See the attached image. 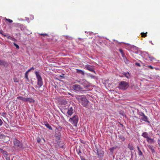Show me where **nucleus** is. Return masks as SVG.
Listing matches in <instances>:
<instances>
[{"instance_id":"nucleus-1","label":"nucleus","mask_w":160,"mask_h":160,"mask_svg":"<svg viewBox=\"0 0 160 160\" xmlns=\"http://www.w3.org/2000/svg\"><path fill=\"white\" fill-rule=\"evenodd\" d=\"M76 99L80 102L83 106L86 107L88 105L89 101L83 95H78L76 97Z\"/></svg>"},{"instance_id":"nucleus-2","label":"nucleus","mask_w":160,"mask_h":160,"mask_svg":"<svg viewBox=\"0 0 160 160\" xmlns=\"http://www.w3.org/2000/svg\"><path fill=\"white\" fill-rule=\"evenodd\" d=\"M35 74L37 79V88H40L43 85V81L42 78L40 74V72L38 71L35 72Z\"/></svg>"},{"instance_id":"nucleus-3","label":"nucleus","mask_w":160,"mask_h":160,"mask_svg":"<svg viewBox=\"0 0 160 160\" xmlns=\"http://www.w3.org/2000/svg\"><path fill=\"white\" fill-rule=\"evenodd\" d=\"M129 86V84L127 82L122 81L120 82L119 84L118 88L122 90H126Z\"/></svg>"},{"instance_id":"nucleus-4","label":"nucleus","mask_w":160,"mask_h":160,"mask_svg":"<svg viewBox=\"0 0 160 160\" xmlns=\"http://www.w3.org/2000/svg\"><path fill=\"white\" fill-rule=\"evenodd\" d=\"M78 121V115H75L70 118L69 121L74 126L77 127Z\"/></svg>"},{"instance_id":"nucleus-5","label":"nucleus","mask_w":160,"mask_h":160,"mask_svg":"<svg viewBox=\"0 0 160 160\" xmlns=\"http://www.w3.org/2000/svg\"><path fill=\"white\" fill-rule=\"evenodd\" d=\"M13 143L15 148L19 149L22 147V143L16 138H13Z\"/></svg>"},{"instance_id":"nucleus-6","label":"nucleus","mask_w":160,"mask_h":160,"mask_svg":"<svg viewBox=\"0 0 160 160\" xmlns=\"http://www.w3.org/2000/svg\"><path fill=\"white\" fill-rule=\"evenodd\" d=\"M72 88L75 91H78L82 90V88L80 85L77 84L73 85Z\"/></svg>"},{"instance_id":"nucleus-7","label":"nucleus","mask_w":160,"mask_h":160,"mask_svg":"<svg viewBox=\"0 0 160 160\" xmlns=\"http://www.w3.org/2000/svg\"><path fill=\"white\" fill-rule=\"evenodd\" d=\"M67 113L69 116H71L73 113L74 110L73 109L72 106H69L67 109Z\"/></svg>"},{"instance_id":"nucleus-8","label":"nucleus","mask_w":160,"mask_h":160,"mask_svg":"<svg viewBox=\"0 0 160 160\" xmlns=\"http://www.w3.org/2000/svg\"><path fill=\"white\" fill-rule=\"evenodd\" d=\"M139 115L143 117L141 119L145 122H148L147 117L145 116L143 112H139Z\"/></svg>"},{"instance_id":"nucleus-9","label":"nucleus","mask_w":160,"mask_h":160,"mask_svg":"<svg viewBox=\"0 0 160 160\" xmlns=\"http://www.w3.org/2000/svg\"><path fill=\"white\" fill-rule=\"evenodd\" d=\"M84 68H86L87 69L91 72H94L95 73V71L93 70L92 67L89 65L87 64L85 65Z\"/></svg>"},{"instance_id":"nucleus-10","label":"nucleus","mask_w":160,"mask_h":160,"mask_svg":"<svg viewBox=\"0 0 160 160\" xmlns=\"http://www.w3.org/2000/svg\"><path fill=\"white\" fill-rule=\"evenodd\" d=\"M26 102H28L30 103H34L35 100L32 98H26Z\"/></svg>"},{"instance_id":"nucleus-11","label":"nucleus","mask_w":160,"mask_h":160,"mask_svg":"<svg viewBox=\"0 0 160 160\" xmlns=\"http://www.w3.org/2000/svg\"><path fill=\"white\" fill-rule=\"evenodd\" d=\"M122 74L125 77L128 79H129L130 78V74L128 72H123L122 73Z\"/></svg>"},{"instance_id":"nucleus-12","label":"nucleus","mask_w":160,"mask_h":160,"mask_svg":"<svg viewBox=\"0 0 160 160\" xmlns=\"http://www.w3.org/2000/svg\"><path fill=\"white\" fill-rule=\"evenodd\" d=\"M44 122V125L46 126V127H47L50 130H52V127L49 125V124L47 122Z\"/></svg>"},{"instance_id":"nucleus-13","label":"nucleus","mask_w":160,"mask_h":160,"mask_svg":"<svg viewBox=\"0 0 160 160\" xmlns=\"http://www.w3.org/2000/svg\"><path fill=\"white\" fill-rule=\"evenodd\" d=\"M26 98L22 96H19L17 97V99L21 100L24 102H26Z\"/></svg>"},{"instance_id":"nucleus-14","label":"nucleus","mask_w":160,"mask_h":160,"mask_svg":"<svg viewBox=\"0 0 160 160\" xmlns=\"http://www.w3.org/2000/svg\"><path fill=\"white\" fill-rule=\"evenodd\" d=\"M147 141L148 143H152L154 142V140L153 139L149 137H148L147 138Z\"/></svg>"},{"instance_id":"nucleus-15","label":"nucleus","mask_w":160,"mask_h":160,"mask_svg":"<svg viewBox=\"0 0 160 160\" xmlns=\"http://www.w3.org/2000/svg\"><path fill=\"white\" fill-rule=\"evenodd\" d=\"M76 70L77 73L81 74L83 75H84L85 73L83 71L78 69H76Z\"/></svg>"},{"instance_id":"nucleus-16","label":"nucleus","mask_w":160,"mask_h":160,"mask_svg":"<svg viewBox=\"0 0 160 160\" xmlns=\"http://www.w3.org/2000/svg\"><path fill=\"white\" fill-rule=\"evenodd\" d=\"M119 51L121 53L122 56L123 58V59H124L125 58H126L127 59L126 57L125 56V54L123 52L122 50L121 49H119Z\"/></svg>"},{"instance_id":"nucleus-17","label":"nucleus","mask_w":160,"mask_h":160,"mask_svg":"<svg viewBox=\"0 0 160 160\" xmlns=\"http://www.w3.org/2000/svg\"><path fill=\"white\" fill-rule=\"evenodd\" d=\"M142 136L144 138H146L147 139L149 137L148 136V134L147 132H144L142 133Z\"/></svg>"},{"instance_id":"nucleus-18","label":"nucleus","mask_w":160,"mask_h":160,"mask_svg":"<svg viewBox=\"0 0 160 160\" xmlns=\"http://www.w3.org/2000/svg\"><path fill=\"white\" fill-rule=\"evenodd\" d=\"M118 138L122 140L123 141H124L125 140V138L122 135H119L118 136Z\"/></svg>"},{"instance_id":"nucleus-19","label":"nucleus","mask_w":160,"mask_h":160,"mask_svg":"<svg viewBox=\"0 0 160 160\" xmlns=\"http://www.w3.org/2000/svg\"><path fill=\"white\" fill-rule=\"evenodd\" d=\"M128 147L131 150H132L133 149V146L131 144H129L128 145Z\"/></svg>"},{"instance_id":"nucleus-20","label":"nucleus","mask_w":160,"mask_h":160,"mask_svg":"<svg viewBox=\"0 0 160 160\" xmlns=\"http://www.w3.org/2000/svg\"><path fill=\"white\" fill-rule=\"evenodd\" d=\"M6 64V62L4 60L0 59V65H5Z\"/></svg>"},{"instance_id":"nucleus-21","label":"nucleus","mask_w":160,"mask_h":160,"mask_svg":"<svg viewBox=\"0 0 160 160\" xmlns=\"http://www.w3.org/2000/svg\"><path fill=\"white\" fill-rule=\"evenodd\" d=\"M147 32H146V33L141 32V34L142 35V37L145 38L147 36Z\"/></svg>"},{"instance_id":"nucleus-22","label":"nucleus","mask_w":160,"mask_h":160,"mask_svg":"<svg viewBox=\"0 0 160 160\" xmlns=\"http://www.w3.org/2000/svg\"><path fill=\"white\" fill-rule=\"evenodd\" d=\"M28 72L27 71L25 72V77L27 79V81H29V78H28Z\"/></svg>"},{"instance_id":"nucleus-23","label":"nucleus","mask_w":160,"mask_h":160,"mask_svg":"<svg viewBox=\"0 0 160 160\" xmlns=\"http://www.w3.org/2000/svg\"><path fill=\"white\" fill-rule=\"evenodd\" d=\"M148 147L151 150L152 152H153L154 151V149L153 148V147L151 145H149Z\"/></svg>"},{"instance_id":"nucleus-24","label":"nucleus","mask_w":160,"mask_h":160,"mask_svg":"<svg viewBox=\"0 0 160 160\" xmlns=\"http://www.w3.org/2000/svg\"><path fill=\"white\" fill-rule=\"evenodd\" d=\"M148 57L150 60V61H153L154 59H155V58H153V57H151L149 55H148Z\"/></svg>"},{"instance_id":"nucleus-25","label":"nucleus","mask_w":160,"mask_h":160,"mask_svg":"<svg viewBox=\"0 0 160 160\" xmlns=\"http://www.w3.org/2000/svg\"><path fill=\"white\" fill-rule=\"evenodd\" d=\"M143 65L146 66V67H147L148 68H149L150 69H154V68L153 67H152V66L151 65H148V66H147V65Z\"/></svg>"},{"instance_id":"nucleus-26","label":"nucleus","mask_w":160,"mask_h":160,"mask_svg":"<svg viewBox=\"0 0 160 160\" xmlns=\"http://www.w3.org/2000/svg\"><path fill=\"white\" fill-rule=\"evenodd\" d=\"M5 20L6 21H8L10 23H12V20L10 19L5 18Z\"/></svg>"},{"instance_id":"nucleus-27","label":"nucleus","mask_w":160,"mask_h":160,"mask_svg":"<svg viewBox=\"0 0 160 160\" xmlns=\"http://www.w3.org/2000/svg\"><path fill=\"white\" fill-rule=\"evenodd\" d=\"M13 80L14 82H18V80L16 78H13Z\"/></svg>"},{"instance_id":"nucleus-28","label":"nucleus","mask_w":160,"mask_h":160,"mask_svg":"<svg viewBox=\"0 0 160 160\" xmlns=\"http://www.w3.org/2000/svg\"><path fill=\"white\" fill-rule=\"evenodd\" d=\"M13 44L14 45V46L16 47V48L18 49L19 48V46L16 43H13Z\"/></svg>"},{"instance_id":"nucleus-29","label":"nucleus","mask_w":160,"mask_h":160,"mask_svg":"<svg viewBox=\"0 0 160 160\" xmlns=\"http://www.w3.org/2000/svg\"><path fill=\"white\" fill-rule=\"evenodd\" d=\"M6 114L5 112H2L1 113V115L3 117H5L6 116Z\"/></svg>"},{"instance_id":"nucleus-30","label":"nucleus","mask_w":160,"mask_h":160,"mask_svg":"<svg viewBox=\"0 0 160 160\" xmlns=\"http://www.w3.org/2000/svg\"><path fill=\"white\" fill-rule=\"evenodd\" d=\"M34 68L32 67L31 68L28 70L27 71L28 72H30L32 70H34Z\"/></svg>"},{"instance_id":"nucleus-31","label":"nucleus","mask_w":160,"mask_h":160,"mask_svg":"<svg viewBox=\"0 0 160 160\" xmlns=\"http://www.w3.org/2000/svg\"><path fill=\"white\" fill-rule=\"evenodd\" d=\"M138 154L140 156H142V153L141 150L138 151Z\"/></svg>"},{"instance_id":"nucleus-32","label":"nucleus","mask_w":160,"mask_h":160,"mask_svg":"<svg viewBox=\"0 0 160 160\" xmlns=\"http://www.w3.org/2000/svg\"><path fill=\"white\" fill-rule=\"evenodd\" d=\"M41 35L43 36H48V35L46 33H41L40 34Z\"/></svg>"},{"instance_id":"nucleus-33","label":"nucleus","mask_w":160,"mask_h":160,"mask_svg":"<svg viewBox=\"0 0 160 160\" xmlns=\"http://www.w3.org/2000/svg\"><path fill=\"white\" fill-rule=\"evenodd\" d=\"M37 141L38 143H40L41 142V139L40 138H38L37 139Z\"/></svg>"},{"instance_id":"nucleus-34","label":"nucleus","mask_w":160,"mask_h":160,"mask_svg":"<svg viewBox=\"0 0 160 160\" xmlns=\"http://www.w3.org/2000/svg\"><path fill=\"white\" fill-rule=\"evenodd\" d=\"M11 40L12 41H13L14 42H15L16 41V39L14 38H11Z\"/></svg>"},{"instance_id":"nucleus-35","label":"nucleus","mask_w":160,"mask_h":160,"mask_svg":"<svg viewBox=\"0 0 160 160\" xmlns=\"http://www.w3.org/2000/svg\"><path fill=\"white\" fill-rule=\"evenodd\" d=\"M135 64L136 65L138 66L139 67H140L141 66L140 64L139 63H138V62L136 63Z\"/></svg>"},{"instance_id":"nucleus-36","label":"nucleus","mask_w":160,"mask_h":160,"mask_svg":"<svg viewBox=\"0 0 160 160\" xmlns=\"http://www.w3.org/2000/svg\"><path fill=\"white\" fill-rule=\"evenodd\" d=\"M7 37L8 39H11V38H12L10 36H9V35H7Z\"/></svg>"},{"instance_id":"nucleus-37","label":"nucleus","mask_w":160,"mask_h":160,"mask_svg":"<svg viewBox=\"0 0 160 160\" xmlns=\"http://www.w3.org/2000/svg\"><path fill=\"white\" fill-rule=\"evenodd\" d=\"M2 122L1 119H0V126H1L2 124Z\"/></svg>"},{"instance_id":"nucleus-38","label":"nucleus","mask_w":160,"mask_h":160,"mask_svg":"<svg viewBox=\"0 0 160 160\" xmlns=\"http://www.w3.org/2000/svg\"><path fill=\"white\" fill-rule=\"evenodd\" d=\"M0 33H1V34H2L1 32H0ZM3 36H4L5 37H7V35L6 34H3Z\"/></svg>"},{"instance_id":"nucleus-39","label":"nucleus","mask_w":160,"mask_h":160,"mask_svg":"<svg viewBox=\"0 0 160 160\" xmlns=\"http://www.w3.org/2000/svg\"><path fill=\"white\" fill-rule=\"evenodd\" d=\"M137 148H138V151H139V150H141L138 147H137Z\"/></svg>"},{"instance_id":"nucleus-40","label":"nucleus","mask_w":160,"mask_h":160,"mask_svg":"<svg viewBox=\"0 0 160 160\" xmlns=\"http://www.w3.org/2000/svg\"><path fill=\"white\" fill-rule=\"evenodd\" d=\"M79 153H81V152L80 150H79V152L78 153L79 155Z\"/></svg>"},{"instance_id":"nucleus-41","label":"nucleus","mask_w":160,"mask_h":160,"mask_svg":"<svg viewBox=\"0 0 160 160\" xmlns=\"http://www.w3.org/2000/svg\"><path fill=\"white\" fill-rule=\"evenodd\" d=\"M150 42L151 43H152V44H153L152 43V41H150Z\"/></svg>"},{"instance_id":"nucleus-42","label":"nucleus","mask_w":160,"mask_h":160,"mask_svg":"<svg viewBox=\"0 0 160 160\" xmlns=\"http://www.w3.org/2000/svg\"><path fill=\"white\" fill-rule=\"evenodd\" d=\"M60 77H62V78H63V77L62 76L60 75Z\"/></svg>"},{"instance_id":"nucleus-43","label":"nucleus","mask_w":160,"mask_h":160,"mask_svg":"<svg viewBox=\"0 0 160 160\" xmlns=\"http://www.w3.org/2000/svg\"><path fill=\"white\" fill-rule=\"evenodd\" d=\"M2 150V149L0 148V151H1Z\"/></svg>"},{"instance_id":"nucleus-44","label":"nucleus","mask_w":160,"mask_h":160,"mask_svg":"<svg viewBox=\"0 0 160 160\" xmlns=\"http://www.w3.org/2000/svg\"><path fill=\"white\" fill-rule=\"evenodd\" d=\"M81 159H82V158H81Z\"/></svg>"},{"instance_id":"nucleus-45","label":"nucleus","mask_w":160,"mask_h":160,"mask_svg":"<svg viewBox=\"0 0 160 160\" xmlns=\"http://www.w3.org/2000/svg\"><path fill=\"white\" fill-rule=\"evenodd\" d=\"M81 159H82V158H81Z\"/></svg>"}]
</instances>
